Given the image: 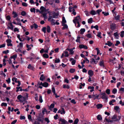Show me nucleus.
<instances>
[{
	"mask_svg": "<svg viewBox=\"0 0 124 124\" xmlns=\"http://www.w3.org/2000/svg\"><path fill=\"white\" fill-rule=\"evenodd\" d=\"M101 95V98L104 101L106 102H107L108 101V97L107 95H106L105 93L104 92L103 93H100Z\"/></svg>",
	"mask_w": 124,
	"mask_h": 124,
	"instance_id": "f257e3e1",
	"label": "nucleus"
},
{
	"mask_svg": "<svg viewBox=\"0 0 124 124\" xmlns=\"http://www.w3.org/2000/svg\"><path fill=\"white\" fill-rule=\"evenodd\" d=\"M17 99L19 100L21 102H23L26 100V98L25 97L22 96L20 95H18L17 97Z\"/></svg>",
	"mask_w": 124,
	"mask_h": 124,
	"instance_id": "f03ea898",
	"label": "nucleus"
},
{
	"mask_svg": "<svg viewBox=\"0 0 124 124\" xmlns=\"http://www.w3.org/2000/svg\"><path fill=\"white\" fill-rule=\"evenodd\" d=\"M40 9L41 11V14L45 13V12H47L48 13L49 12L48 11L49 9H46L43 6H41Z\"/></svg>",
	"mask_w": 124,
	"mask_h": 124,
	"instance_id": "7ed1b4c3",
	"label": "nucleus"
},
{
	"mask_svg": "<svg viewBox=\"0 0 124 124\" xmlns=\"http://www.w3.org/2000/svg\"><path fill=\"white\" fill-rule=\"evenodd\" d=\"M81 21V19L79 16L76 17L75 19L73 20V22L75 24H76V22L77 23L78 22H79Z\"/></svg>",
	"mask_w": 124,
	"mask_h": 124,
	"instance_id": "20e7f679",
	"label": "nucleus"
},
{
	"mask_svg": "<svg viewBox=\"0 0 124 124\" xmlns=\"http://www.w3.org/2000/svg\"><path fill=\"white\" fill-rule=\"evenodd\" d=\"M117 116L116 115H114L111 117V119L114 121H118V119L117 118Z\"/></svg>",
	"mask_w": 124,
	"mask_h": 124,
	"instance_id": "39448f33",
	"label": "nucleus"
},
{
	"mask_svg": "<svg viewBox=\"0 0 124 124\" xmlns=\"http://www.w3.org/2000/svg\"><path fill=\"white\" fill-rule=\"evenodd\" d=\"M79 47L81 49L84 48L85 49H87L88 48V47L86 46L83 44L79 45Z\"/></svg>",
	"mask_w": 124,
	"mask_h": 124,
	"instance_id": "423d86ee",
	"label": "nucleus"
},
{
	"mask_svg": "<svg viewBox=\"0 0 124 124\" xmlns=\"http://www.w3.org/2000/svg\"><path fill=\"white\" fill-rule=\"evenodd\" d=\"M116 24H115L112 23L110 25V28L112 30L116 29Z\"/></svg>",
	"mask_w": 124,
	"mask_h": 124,
	"instance_id": "0eeeda50",
	"label": "nucleus"
},
{
	"mask_svg": "<svg viewBox=\"0 0 124 124\" xmlns=\"http://www.w3.org/2000/svg\"><path fill=\"white\" fill-rule=\"evenodd\" d=\"M70 61H71V64L72 65H73L75 64L76 62V61L73 58H70Z\"/></svg>",
	"mask_w": 124,
	"mask_h": 124,
	"instance_id": "6e6552de",
	"label": "nucleus"
},
{
	"mask_svg": "<svg viewBox=\"0 0 124 124\" xmlns=\"http://www.w3.org/2000/svg\"><path fill=\"white\" fill-rule=\"evenodd\" d=\"M59 121L61 122L62 124H65L67 122L64 119L60 118Z\"/></svg>",
	"mask_w": 124,
	"mask_h": 124,
	"instance_id": "1a4fd4ad",
	"label": "nucleus"
},
{
	"mask_svg": "<svg viewBox=\"0 0 124 124\" xmlns=\"http://www.w3.org/2000/svg\"><path fill=\"white\" fill-rule=\"evenodd\" d=\"M88 74L89 75V76H92L93 75V71L91 70H89L88 72Z\"/></svg>",
	"mask_w": 124,
	"mask_h": 124,
	"instance_id": "9d476101",
	"label": "nucleus"
},
{
	"mask_svg": "<svg viewBox=\"0 0 124 124\" xmlns=\"http://www.w3.org/2000/svg\"><path fill=\"white\" fill-rule=\"evenodd\" d=\"M48 13H41L43 16V17L44 18V19H46L47 18V16H46L47 14Z\"/></svg>",
	"mask_w": 124,
	"mask_h": 124,
	"instance_id": "9b49d317",
	"label": "nucleus"
},
{
	"mask_svg": "<svg viewBox=\"0 0 124 124\" xmlns=\"http://www.w3.org/2000/svg\"><path fill=\"white\" fill-rule=\"evenodd\" d=\"M97 119L98 120H101L102 119L101 116L100 115H98L97 117Z\"/></svg>",
	"mask_w": 124,
	"mask_h": 124,
	"instance_id": "f8f14e48",
	"label": "nucleus"
},
{
	"mask_svg": "<svg viewBox=\"0 0 124 124\" xmlns=\"http://www.w3.org/2000/svg\"><path fill=\"white\" fill-rule=\"evenodd\" d=\"M27 68L28 69L32 70H33L34 69V67L33 66H31L30 64L28 65V66L27 67Z\"/></svg>",
	"mask_w": 124,
	"mask_h": 124,
	"instance_id": "ddd939ff",
	"label": "nucleus"
},
{
	"mask_svg": "<svg viewBox=\"0 0 124 124\" xmlns=\"http://www.w3.org/2000/svg\"><path fill=\"white\" fill-rule=\"evenodd\" d=\"M13 23L17 25H18L20 26H21V22H17L16 23V22L14 20L13 21Z\"/></svg>",
	"mask_w": 124,
	"mask_h": 124,
	"instance_id": "4468645a",
	"label": "nucleus"
},
{
	"mask_svg": "<svg viewBox=\"0 0 124 124\" xmlns=\"http://www.w3.org/2000/svg\"><path fill=\"white\" fill-rule=\"evenodd\" d=\"M12 14L14 15L13 16V17L14 18H15L18 16V15L16 13V12L14 11H13V12Z\"/></svg>",
	"mask_w": 124,
	"mask_h": 124,
	"instance_id": "2eb2a0df",
	"label": "nucleus"
},
{
	"mask_svg": "<svg viewBox=\"0 0 124 124\" xmlns=\"http://www.w3.org/2000/svg\"><path fill=\"white\" fill-rule=\"evenodd\" d=\"M102 105L101 104H98L96 105L97 108L98 109L101 108L102 107Z\"/></svg>",
	"mask_w": 124,
	"mask_h": 124,
	"instance_id": "dca6fc26",
	"label": "nucleus"
},
{
	"mask_svg": "<svg viewBox=\"0 0 124 124\" xmlns=\"http://www.w3.org/2000/svg\"><path fill=\"white\" fill-rule=\"evenodd\" d=\"M48 84L46 82H45L43 83V86L45 87H48Z\"/></svg>",
	"mask_w": 124,
	"mask_h": 124,
	"instance_id": "f3484780",
	"label": "nucleus"
},
{
	"mask_svg": "<svg viewBox=\"0 0 124 124\" xmlns=\"http://www.w3.org/2000/svg\"><path fill=\"white\" fill-rule=\"evenodd\" d=\"M85 31V29L84 28L81 29L80 30V34H83Z\"/></svg>",
	"mask_w": 124,
	"mask_h": 124,
	"instance_id": "a211bd4d",
	"label": "nucleus"
},
{
	"mask_svg": "<svg viewBox=\"0 0 124 124\" xmlns=\"http://www.w3.org/2000/svg\"><path fill=\"white\" fill-rule=\"evenodd\" d=\"M45 77L43 74L41 75V77L40 78V80L42 81H43L45 79Z\"/></svg>",
	"mask_w": 124,
	"mask_h": 124,
	"instance_id": "6ab92c4d",
	"label": "nucleus"
},
{
	"mask_svg": "<svg viewBox=\"0 0 124 124\" xmlns=\"http://www.w3.org/2000/svg\"><path fill=\"white\" fill-rule=\"evenodd\" d=\"M50 22L53 25H54L56 24L55 20L54 19L51 20Z\"/></svg>",
	"mask_w": 124,
	"mask_h": 124,
	"instance_id": "aec40b11",
	"label": "nucleus"
},
{
	"mask_svg": "<svg viewBox=\"0 0 124 124\" xmlns=\"http://www.w3.org/2000/svg\"><path fill=\"white\" fill-rule=\"evenodd\" d=\"M91 62L92 63H94L96 64L98 62V61L96 62V61L95 60H94V59L93 58H92L91 59Z\"/></svg>",
	"mask_w": 124,
	"mask_h": 124,
	"instance_id": "412c9836",
	"label": "nucleus"
},
{
	"mask_svg": "<svg viewBox=\"0 0 124 124\" xmlns=\"http://www.w3.org/2000/svg\"><path fill=\"white\" fill-rule=\"evenodd\" d=\"M63 53L65 54L64 56L65 57H68L69 56V54H68V52L65 51L63 52Z\"/></svg>",
	"mask_w": 124,
	"mask_h": 124,
	"instance_id": "4be33fe9",
	"label": "nucleus"
},
{
	"mask_svg": "<svg viewBox=\"0 0 124 124\" xmlns=\"http://www.w3.org/2000/svg\"><path fill=\"white\" fill-rule=\"evenodd\" d=\"M90 14L93 15H94L96 14V12L95 11L92 10L91 11Z\"/></svg>",
	"mask_w": 124,
	"mask_h": 124,
	"instance_id": "5701e85b",
	"label": "nucleus"
},
{
	"mask_svg": "<svg viewBox=\"0 0 124 124\" xmlns=\"http://www.w3.org/2000/svg\"><path fill=\"white\" fill-rule=\"evenodd\" d=\"M88 88L89 89H91V90L90 91V92H92L94 90V87L93 86H89L88 87Z\"/></svg>",
	"mask_w": 124,
	"mask_h": 124,
	"instance_id": "b1692460",
	"label": "nucleus"
},
{
	"mask_svg": "<svg viewBox=\"0 0 124 124\" xmlns=\"http://www.w3.org/2000/svg\"><path fill=\"white\" fill-rule=\"evenodd\" d=\"M50 28L49 26H47V31L48 33H49L50 32Z\"/></svg>",
	"mask_w": 124,
	"mask_h": 124,
	"instance_id": "393cba45",
	"label": "nucleus"
},
{
	"mask_svg": "<svg viewBox=\"0 0 124 124\" xmlns=\"http://www.w3.org/2000/svg\"><path fill=\"white\" fill-rule=\"evenodd\" d=\"M58 14L57 13L54 14L53 15V17L55 18H57L58 17Z\"/></svg>",
	"mask_w": 124,
	"mask_h": 124,
	"instance_id": "a878e982",
	"label": "nucleus"
},
{
	"mask_svg": "<svg viewBox=\"0 0 124 124\" xmlns=\"http://www.w3.org/2000/svg\"><path fill=\"white\" fill-rule=\"evenodd\" d=\"M66 22V21L64 17H63L62 19V24H64Z\"/></svg>",
	"mask_w": 124,
	"mask_h": 124,
	"instance_id": "bb28decb",
	"label": "nucleus"
},
{
	"mask_svg": "<svg viewBox=\"0 0 124 124\" xmlns=\"http://www.w3.org/2000/svg\"><path fill=\"white\" fill-rule=\"evenodd\" d=\"M17 57V55L16 54H14L12 56H11L10 57V58L12 59L13 58L14 60H15V59Z\"/></svg>",
	"mask_w": 124,
	"mask_h": 124,
	"instance_id": "cd10ccee",
	"label": "nucleus"
},
{
	"mask_svg": "<svg viewBox=\"0 0 124 124\" xmlns=\"http://www.w3.org/2000/svg\"><path fill=\"white\" fill-rule=\"evenodd\" d=\"M16 88L17 89L16 90V92H18L19 90L20 91H23V89L20 87H17Z\"/></svg>",
	"mask_w": 124,
	"mask_h": 124,
	"instance_id": "c85d7f7f",
	"label": "nucleus"
},
{
	"mask_svg": "<svg viewBox=\"0 0 124 124\" xmlns=\"http://www.w3.org/2000/svg\"><path fill=\"white\" fill-rule=\"evenodd\" d=\"M101 67H104V62L102 61L100 62L99 63Z\"/></svg>",
	"mask_w": 124,
	"mask_h": 124,
	"instance_id": "c756f323",
	"label": "nucleus"
},
{
	"mask_svg": "<svg viewBox=\"0 0 124 124\" xmlns=\"http://www.w3.org/2000/svg\"><path fill=\"white\" fill-rule=\"evenodd\" d=\"M23 46V44L22 42H20L19 43V45H18L17 46H19V48L21 49Z\"/></svg>",
	"mask_w": 124,
	"mask_h": 124,
	"instance_id": "7c9ffc66",
	"label": "nucleus"
},
{
	"mask_svg": "<svg viewBox=\"0 0 124 124\" xmlns=\"http://www.w3.org/2000/svg\"><path fill=\"white\" fill-rule=\"evenodd\" d=\"M43 57L46 58H48L49 57L48 55L46 54H43Z\"/></svg>",
	"mask_w": 124,
	"mask_h": 124,
	"instance_id": "2f4dec72",
	"label": "nucleus"
},
{
	"mask_svg": "<svg viewBox=\"0 0 124 124\" xmlns=\"http://www.w3.org/2000/svg\"><path fill=\"white\" fill-rule=\"evenodd\" d=\"M46 28L45 27H44L42 28V31L44 33H45L46 32Z\"/></svg>",
	"mask_w": 124,
	"mask_h": 124,
	"instance_id": "473e14b6",
	"label": "nucleus"
},
{
	"mask_svg": "<svg viewBox=\"0 0 124 124\" xmlns=\"http://www.w3.org/2000/svg\"><path fill=\"white\" fill-rule=\"evenodd\" d=\"M92 18L89 19L88 20V23H92Z\"/></svg>",
	"mask_w": 124,
	"mask_h": 124,
	"instance_id": "72a5a7b5",
	"label": "nucleus"
},
{
	"mask_svg": "<svg viewBox=\"0 0 124 124\" xmlns=\"http://www.w3.org/2000/svg\"><path fill=\"white\" fill-rule=\"evenodd\" d=\"M30 10L32 12H34L35 13V8H31Z\"/></svg>",
	"mask_w": 124,
	"mask_h": 124,
	"instance_id": "f704fd0d",
	"label": "nucleus"
},
{
	"mask_svg": "<svg viewBox=\"0 0 124 124\" xmlns=\"http://www.w3.org/2000/svg\"><path fill=\"white\" fill-rule=\"evenodd\" d=\"M106 1L108 2V4L109 5L112 3L113 4V2L111 0H105Z\"/></svg>",
	"mask_w": 124,
	"mask_h": 124,
	"instance_id": "c9c22d12",
	"label": "nucleus"
},
{
	"mask_svg": "<svg viewBox=\"0 0 124 124\" xmlns=\"http://www.w3.org/2000/svg\"><path fill=\"white\" fill-rule=\"evenodd\" d=\"M39 101L40 103L42 102L43 101L42 98V96L41 95L39 96Z\"/></svg>",
	"mask_w": 124,
	"mask_h": 124,
	"instance_id": "e433bc0d",
	"label": "nucleus"
},
{
	"mask_svg": "<svg viewBox=\"0 0 124 124\" xmlns=\"http://www.w3.org/2000/svg\"><path fill=\"white\" fill-rule=\"evenodd\" d=\"M75 71V69H71L70 70V72L71 73H73Z\"/></svg>",
	"mask_w": 124,
	"mask_h": 124,
	"instance_id": "4c0bfd02",
	"label": "nucleus"
},
{
	"mask_svg": "<svg viewBox=\"0 0 124 124\" xmlns=\"http://www.w3.org/2000/svg\"><path fill=\"white\" fill-rule=\"evenodd\" d=\"M63 88H65L69 89L70 88L69 86L68 85H63Z\"/></svg>",
	"mask_w": 124,
	"mask_h": 124,
	"instance_id": "58836bf2",
	"label": "nucleus"
},
{
	"mask_svg": "<svg viewBox=\"0 0 124 124\" xmlns=\"http://www.w3.org/2000/svg\"><path fill=\"white\" fill-rule=\"evenodd\" d=\"M78 119H76L74 121L73 124H77L78 122Z\"/></svg>",
	"mask_w": 124,
	"mask_h": 124,
	"instance_id": "ea45409f",
	"label": "nucleus"
},
{
	"mask_svg": "<svg viewBox=\"0 0 124 124\" xmlns=\"http://www.w3.org/2000/svg\"><path fill=\"white\" fill-rule=\"evenodd\" d=\"M117 92V89H113V91H112V92L114 94H116Z\"/></svg>",
	"mask_w": 124,
	"mask_h": 124,
	"instance_id": "a19ab883",
	"label": "nucleus"
},
{
	"mask_svg": "<svg viewBox=\"0 0 124 124\" xmlns=\"http://www.w3.org/2000/svg\"><path fill=\"white\" fill-rule=\"evenodd\" d=\"M26 47L28 48L27 49V50L28 51H29L31 49V48L30 46L28 45V44L26 45Z\"/></svg>",
	"mask_w": 124,
	"mask_h": 124,
	"instance_id": "79ce46f5",
	"label": "nucleus"
},
{
	"mask_svg": "<svg viewBox=\"0 0 124 124\" xmlns=\"http://www.w3.org/2000/svg\"><path fill=\"white\" fill-rule=\"evenodd\" d=\"M8 24L13 29L14 28V26L12 23L10 22H9L8 23Z\"/></svg>",
	"mask_w": 124,
	"mask_h": 124,
	"instance_id": "37998d69",
	"label": "nucleus"
},
{
	"mask_svg": "<svg viewBox=\"0 0 124 124\" xmlns=\"http://www.w3.org/2000/svg\"><path fill=\"white\" fill-rule=\"evenodd\" d=\"M102 14H103L105 16H107L109 15V14L108 12H102Z\"/></svg>",
	"mask_w": 124,
	"mask_h": 124,
	"instance_id": "c03bdc74",
	"label": "nucleus"
},
{
	"mask_svg": "<svg viewBox=\"0 0 124 124\" xmlns=\"http://www.w3.org/2000/svg\"><path fill=\"white\" fill-rule=\"evenodd\" d=\"M62 25L64 26V27L63 28V29H64L66 28H68V27L67 25L65 24H62Z\"/></svg>",
	"mask_w": 124,
	"mask_h": 124,
	"instance_id": "a18cd8bd",
	"label": "nucleus"
},
{
	"mask_svg": "<svg viewBox=\"0 0 124 124\" xmlns=\"http://www.w3.org/2000/svg\"><path fill=\"white\" fill-rule=\"evenodd\" d=\"M17 78H13L12 79V80L13 81H14L16 83H17Z\"/></svg>",
	"mask_w": 124,
	"mask_h": 124,
	"instance_id": "49530a36",
	"label": "nucleus"
},
{
	"mask_svg": "<svg viewBox=\"0 0 124 124\" xmlns=\"http://www.w3.org/2000/svg\"><path fill=\"white\" fill-rule=\"evenodd\" d=\"M60 61L59 59H56L55 60L54 62L55 63H58L60 62Z\"/></svg>",
	"mask_w": 124,
	"mask_h": 124,
	"instance_id": "de8ad7c7",
	"label": "nucleus"
},
{
	"mask_svg": "<svg viewBox=\"0 0 124 124\" xmlns=\"http://www.w3.org/2000/svg\"><path fill=\"white\" fill-rule=\"evenodd\" d=\"M1 106H7V104L6 103L3 102L1 103Z\"/></svg>",
	"mask_w": 124,
	"mask_h": 124,
	"instance_id": "09e8293b",
	"label": "nucleus"
},
{
	"mask_svg": "<svg viewBox=\"0 0 124 124\" xmlns=\"http://www.w3.org/2000/svg\"><path fill=\"white\" fill-rule=\"evenodd\" d=\"M6 19L7 20L10 21L11 17L9 16L8 15L6 16Z\"/></svg>",
	"mask_w": 124,
	"mask_h": 124,
	"instance_id": "8fccbe9b",
	"label": "nucleus"
},
{
	"mask_svg": "<svg viewBox=\"0 0 124 124\" xmlns=\"http://www.w3.org/2000/svg\"><path fill=\"white\" fill-rule=\"evenodd\" d=\"M124 31H123L121 32L120 36L121 37H124Z\"/></svg>",
	"mask_w": 124,
	"mask_h": 124,
	"instance_id": "3c124183",
	"label": "nucleus"
},
{
	"mask_svg": "<svg viewBox=\"0 0 124 124\" xmlns=\"http://www.w3.org/2000/svg\"><path fill=\"white\" fill-rule=\"evenodd\" d=\"M114 108L117 111H118L119 109V107L118 106H115V107H114Z\"/></svg>",
	"mask_w": 124,
	"mask_h": 124,
	"instance_id": "603ef678",
	"label": "nucleus"
},
{
	"mask_svg": "<svg viewBox=\"0 0 124 124\" xmlns=\"http://www.w3.org/2000/svg\"><path fill=\"white\" fill-rule=\"evenodd\" d=\"M120 17V16L119 15H118L117 16L115 17V19L117 20H119Z\"/></svg>",
	"mask_w": 124,
	"mask_h": 124,
	"instance_id": "864d4df0",
	"label": "nucleus"
},
{
	"mask_svg": "<svg viewBox=\"0 0 124 124\" xmlns=\"http://www.w3.org/2000/svg\"><path fill=\"white\" fill-rule=\"evenodd\" d=\"M110 63L112 65H113L114 64V61L113 60H110Z\"/></svg>",
	"mask_w": 124,
	"mask_h": 124,
	"instance_id": "5fc2aeb1",
	"label": "nucleus"
},
{
	"mask_svg": "<svg viewBox=\"0 0 124 124\" xmlns=\"http://www.w3.org/2000/svg\"><path fill=\"white\" fill-rule=\"evenodd\" d=\"M26 14V13L24 11H23L21 13V15L23 16H25Z\"/></svg>",
	"mask_w": 124,
	"mask_h": 124,
	"instance_id": "6e6d98bb",
	"label": "nucleus"
},
{
	"mask_svg": "<svg viewBox=\"0 0 124 124\" xmlns=\"http://www.w3.org/2000/svg\"><path fill=\"white\" fill-rule=\"evenodd\" d=\"M108 45L109 46H110L112 45V43H111L110 41H108L107 43Z\"/></svg>",
	"mask_w": 124,
	"mask_h": 124,
	"instance_id": "4d7b16f0",
	"label": "nucleus"
},
{
	"mask_svg": "<svg viewBox=\"0 0 124 124\" xmlns=\"http://www.w3.org/2000/svg\"><path fill=\"white\" fill-rule=\"evenodd\" d=\"M114 35L116 37V39H118V35L117 32L115 33H114Z\"/></svg>",
	"mask_w": 124,
	"mask_h": 124,
	"instance_id": "13d9d810",
	"label": "nucleus"
},
{
	"mask_svg": "<svg viewBox=\"0 0 124 124\" xmlns=\"http://www.w3.org/2000/svg\"><path fill=\"white\" fill-rule=\"evenodd\" d=\"M58 118V116L57 114H56L55 116H54V118L55 120L57 119Z\"/></svg>",
	"mask_w": 124,
	"mask_h": 124,
	"instance_id": "bf43d9fd",
	"label": "nucleus"
},
{
	"mask_svg": "<svg viewBox=\"0 0 124 124\" xmlns=\"http://www.w3.org/2000/svg\"><path fill=\"white\" fill-rule=\"evenodd\" d=\"M22 5L25 7H27V4L25 2H23L22 3Z\"/></svg>",
	"mask_w": 124,
	"mask_h": 124,
	"instance_id": "052dcab7",
	"label": "nucleus"
},
{
	"mask_svg": "<svg viewBox=\"0 0 124 124\" xmlns=\"http://www.w3.org/2000/svg\"><path fill=\"white\" fill-rule=\"evenodd\" d=\"M101 32L98 33V34L97 35V36H98L100 38H102V37L101 36Z\"/></svg>",
	"mask_w": 124,
	"mask_h": 124,
	"instance_id": "680f3d73",
	"label": "nucleus"
},
{
	"mask_svg": "<svg viewBox=\"0 0 124 124\" xmlns=\"http://www.w3.org/2000/svg\"><path fill=\"white\" fill-rule=\"evenodd\" d=\"M20 119L21 120L24 119H25V117L24 116H20Z\"/></svg>",
	"mask_w": 124,
	"mask_h": 124,
	"instance_id": "e2e57ef3",
	"label": "nucleus"
},
{
	"mask_svg": "<svg viewBox=\"0 0 124 124\" xmlns=\"http://www.w3.org/2000/svg\"><path fill=\"white\" fill-rule=\"evenodd\" d=\"M86 36L88 38H90L92 37V35L90 34H88L86 35Z\"/></svg>",
	"mask_w": 124,
	"mask_h": 124,
	"instance_id": "0e129e2a",
	"label": "nucleus"
},
{
	"mask_svg": "<svg viewBox=\"0 0 124 124\" xmlns=\"http://www.w3.org/2000/svg\"><path fill=\"white\" fill-rule=\"evenodd\" d=\"M106 93L108 94H110V90L109 89H108L106 90Z\"/></svg>",
	"mask_w": 124,
	"mask_h": 124,
	"instance_id": "69168bd1",
	"label": "nucleus"
},
{
	"mask_svg": "<svg viewBox=\"0 0 124 124\" xmlns=\"http://www.w3.org/2000/svg\"><path fill=\"white\" fill-rule=\"evenodd\" d=\"M54 104L53 103L50 106V108H53L54 107Z\"/></svg>",
	"mask_w": 124,
	"mask_h": 124,
	"instance_id": "338daca9",
	"label": "nucleus"
},
{
	"mask_svg": "<svg viewBox=\"0 0 124 124\" xmlns=\"http://www.w3.org/2000/svg\"><path fill=\"white\" fill-rule=\"evenodd\" d=\"M75 11V9L74 8H73L72 9V14H73L74 15H75L76 14V12Z\"/></svg>",
	"mask_w": 124,
	"mask_h": 124,
	"instance_id": "774afa93",
	"label": "nucleus"
}]
</instances>
